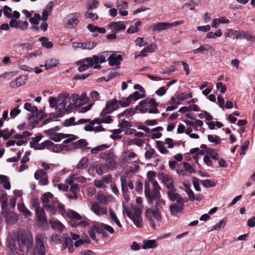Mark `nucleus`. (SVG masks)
<instances>
[{
  "instance_id": "obj_1",
  "label": "nucleus",
  "mask_w": 255,
  "mask_h": 255,
  "mask_svg": "<svg viewBox=\"0 0 255 255\" xmlns=\"http://www.w3.org/2000/svg\"><path fill=\"white\" fill-rule=\"evenodd\" d=\"M32 245V240L29 239L25 231L20 229L17 235L8 236L6 245L9 255H24L22 248L26 246L28 249Z\"/></svg>"
},
{
  "instance_id": "obj_2",
  "label": "nucleus",
  "mask_w": 255,
  "mask_h": 255,
  "mask_svg": "<svg viewBox=\"0 0 255 255\" xmlns=\"http://www.w3.org/2000/svg\"><path fill=\"white\" fill-rule=\"evenodd\" d=\"M36 246L33 251V255H46L43 244V237L39 235L35 238Z\"/></svg>"
},
{
  "instance_id": "obj_3",
  "label": "nucleus",
  "mask_w": 255,
  "mask_h": 255,
  "mask_svg": "<svg viewBox=\"0 0 255 255\" xmlns=\"http://www.w3.org/2000/svg\"><path fill=\"white\" fill-rule=\"evenodd\" d=\"M183 23L182 21H177L172 23L168 22H158L152 26L153 31H160L170 29L174 26L181 24Z\"/></svg>"
},
{
  "instance_id": "obj_4",
  "label": "nucleus",
  "mask_w": 255,
  "mask_h": 255,
  "mask_svg": "<svg viewBox=\"0 0 255 255\" xmlns=\"http://www.w3.org/2000/svg\"><path fill=\"white\" fill-rule=\"evenodd\" d=\"M117 52L111 54L107 59L109 61V65L111 66H116L117 68H119L121 61H123V56L121 54L117 55Z\"/></svg>"
},
{
  "instance_id": "obj_5",
  "label": "nucleus",
  "mask_w": 255,
  "mask_h": 255,
  "mask_svg": "<svg viewBox=\"0 0 255 255\" xmlns=\"http://www.w3.org/2000/svg\"><path fill=\"white\" fill-rule=\"evenodd\" d=\"M225 36L228 37H233L237 39H247L251 41H254L255 42V36L254 37L252 35L249 34V33H225Z\"/></svg>"
},
{
  "instance_id": "obj_6",
  "label": "nucleus",
  "mask_w": 255,
  "mask_h": 255,
  "mask_svg": "<svg viewBox=\"0 0 255 255\" xmlns=\"http://www.w3.org/2000/svg\"><path fill=\"white\" fill-rule=\"evenodd\" d=\"M118 104V100L116 99H113L106 102V107L103 109L100 114V116L105 117L107 114H111L113 113L112 109H114V106Z\"/></svg>"
},
{
  "instance_id": "obj_7",
  "label": "nucleus",
  "mask_w": 255,
  "mask_h": 255,
  "mask_svg": "<svg viewBox=\"0 0 255 255\" xmlns=\"http://www.w3.org/2000/svg\"><path fill=\"white\" fill-rule=\"evenodd\" d=\"M80 16L79 12H74L68 16V20L66 23V26L71 28L76 26L79 22L78 18Z\"/></svg>"
},
{
  "instance_id": "obj_8",
  "label": "nucleus",
  "mask_w": 255,
  "mask_h": 255,
  "mask_svg": "<svg viewBox=\"0 0 255 255\" xmlns=\"http://www.w3.org/2000/svg\"><path fill=\"white\" fill-rule=\"evenodd\" d=\"M28 77L27 75H22L17 77L14 81L11 82L10 87L12 89H15L25 85Z\"/></svg>"
},
{
  "instance_id": "obj_9",
  "label": "nucleus",
  "mask_w": 255,
  "mask_h": 255,
  "mask_svg": "<svg viewBox=\"0 0 255 255\" xmlns=\"http://www.w3.org/2000/svg\"><path fill=\"white\" fill-rule=\"evenodd\" d=\"M35 211L37 222L39 223H41V225H48L46 213L44 209L40 207L37 209H36Z\"/></svg>"
},
{
  "instance_id": "obj_10",
  "label": "nucleus",
  "mask_w": 255,
  "mask_h": 255,
  "mask_svg": "<svg viewBox=\"0 0 255 255\" xmlns=\"http://www.w3.org/2000/svg\"><path fill=\"white\" fill-rule=\"evenodd\" d=\"M186 201H185L186 202ZM185 201H182V203H175L174 204L170 205L169 210L172 215H176L178 213H181L184 209V204Z\"/></svg>"
},
{
  "instance_id": "obj_11",
  "label": "nucleus",
  "mask_w": 255,
  "mask_h": 255,
  "mask_svg": "<svg viewBox=\"0 0 255 255\" xmlns=\"http://www.w3.org/2000/svg\"><path fill=\"white\" fill-rule=\"evenodd\" d=\"M160 197L161 195L159 196H158V197L156 196H152V202L151 203H148L150 205H152L154 201L155 200V207L153 209V211H160V210L162 208V206L165 204V201L163 199H160Z\"/></svg>"
},
{
  "instance_id": "obj_12",
  "label": "nucleus",
  "mask_w": 255,
  "mask_h": 255,
  "mask_svg": "<svg viewBox=\"0 0 255 255\" xmlns=\"http://www.w3.org/2000/svg\"><path fill=\"white\" fill-rule=\"evenodd\" d=\"M75 44L74 46L82 48L83 49L91 50L93 49L96 45L97 43L94 41L86 42H77L74 43Z\"/></svg>"
},
{
  "instance_id": "obj_13",
  "label": "nucleus",
  "mask_w": 255,
  "mask_h": 255,
  "mask_svg": "<svg viewBox=\"0 0 255 255\" xmlns=\"http://www.w3.org/2000/svg\"><path fill=\"white\" fill-rule=\"evenodd\" d=\"M3 216L5 218L7 223L11 225L15 223L18 219V216L13 212H7Z\"/></svg>"
},
{
  "instance_id": "obj_14",
  "label": "nucleus",
  "mask_w": 255,
  "mask_h": 255,
  "mask_svg": "<svg viewBox=\"0 0 255 255\" xmlns=\"http://www.w3.org/2000/svg\"><path fill=\"white\" fill-rule=\"evenodd\" d=\"M144 194L146 198L148 203H151L152 202V198L153 196V191L152 193L150 192V184L148 181H145L144 183Z\"/></svg>"
},
{
  "instance_id": "obj_15",
  "label": "nucleus",
  "mask_w": 255,
  "mask_h": 255,
  "mask_svg": "<svg viewBox=\"0 0 255 255\" xmlns=\"http://www.w3.org/2000/svg\"><path fill=\"white\" fill-rule=\"evenodd\" d=\"M108 26L117 31L123 30L126 29L125 23L121 21L111 22L108 24Z\"/></svg>"
},
{
  "instance_id": "obj_16",
  "label": "nucleus",
  "mask_w": 255,
  "mask_h": 255,
  "mask_svg": "<svg viewBox=\"0 0 255 255\" xmlns=\"http://www.w3.org/2000/svg\"><path fill=\"white\" fill-rule=\"evenodd\" d=\"M167 194L169 200L172 202L176 201V203L181 204L182 203V201H184L182 197L177 193H171L170 192H167Z\"/></svg>"
},
{
  "instance_id": "obj_17",
  "label": "nucleus",
  "mask_w": 255,
  "mask_h": 255,
  "mask_svg": "<svg viewBox=\"0 0 255 255\" xmlns=\"http://www.w3.org/2000/svg\"><path fill=\"white\" fill-rule=\"evenodd\" d=\"M214 50V48L210 45L203 44L201 45L199 48L194 49L193 52L194 54H197L199 52H203L204 51H208L212 53Z\"/></svg>"
},
{
  "instance_id": "obj_18",
  "label": "nucleus",
  "mask_w": 255,
  "mask_h": 255,
  "mask_svg": "<svg viewBox=\"0 0 255 255\" xmlns=\"http://www.w3.org/2000/svg\"><path fill=\"white\" fill-rule=\"evenodd\" d=\"M59 64V60L58 59L51 58L45 61L44 67L46 70H49L53 67H56Z\"/></svg>"
},
{
  "instance_id": "obj_19",
  "label": "nucleus",
  "mask_w": 255,
  "mask_h": 255,
  "mask_svg": "<svg viewBox=\"0 0 255 255\" xmlns=\"http://www.w3.org/2000/svg\"><path fill=\"white\" fill-rule=\"evenodd\" d=\"M49 224L52 229L57 230L60 233L63 232L64 226L58 220H49Z\"/></svg>"
},
{
  "instance_id": "obj_20",
  "label": "nucleus",
  "mask_w": 255,
  "mask_h": 255,
  "mask_svg": "<svg viewBox=\"0 0 255 255\" xmlns=\"http://www.w3.org/2000/svg\"><path fill=\"white\" fill-rule=\"evenodd\" d=\"M149 213V215L151 216H153L155 219L158 221H161L162 220L161 214L160 211H153V209L148 208L145 211V215H147Z\"/></svg>"
},
{
  "instance_id": "obj_21",
  "label": "nucleus",
  "mask_w": 255,
  "mask_h": 255,
  "mask_svg": "<svg viewBox=\"0 0 255 255\" xmlns=\"http://www.w3.org/2000/svg\"><path fill=\"white\" fill-rule=\"evenodd\" d=\"M72 145L73 147L70 148V150L85 147L88 145V142L85 139H80L76 142H72Z\"/></svg>"
},
{
  "instance_id": "obj_22",
  "label": "nucleus",
  "mask_w": 255,
  "mask_h": 255,
  "mask_svg": "<svg viewBox=\"0 0 255 255\" xmlns=\"http://www.w3.org/2000/svg\"><path fill=\"white\" fill-rule=\"evenodd\" d=\"M157 244L154 240H148L143 241V243L142 246V249H153L156 247Z\"/></svg>"
},
{
  "instance_id": "obj_23",
  "label": "nucleus",
  "mask_w": 255,
  "mask_h": 255,
  "mask_svg": "<svg viewBox=\"0 0 255 255\" xmlns=\"http://www.w3.org/2000/svg\"><path fill=\"white\" fill-rule=\"evenodd\" d=\"M84 61L89 64L90 67H92L95 64L101 63L98 55H94L92 57H87L84 59Z\"/></svg>"
},
{
  "instance_id": "obj_24",
  "label": "nucleus",
  "mask_w": 255,
  "mask_h": 255,
  "mask_svg": "<svg viewBox=\"0 0 255 255\" xmlns=\"http://www.w3.org/2000/svg\"><path fill=\"white\" fill-rule=\"evenodd\" d=\"M0 183L3 184V187L6 190H9L11 187L10 183L8 181L7 176L3 175H0Z\"/></svg>"
},
{
  "instance_id": "obj_25",
  "label": "nucleus",
  "mask_w": 255,
  "mask_h": 255,
  "mask_svg": "<svg viewBox=\"0 0 255 255\" xmlns=\"http://www.w3.org/2000/svg\"><path fill=\"white\" fill-rule=\"evenodd\" d=\"M39 41L41 42L43 47L50 49L53 47V44L52 42L49 41L48 39L46 37H41L39 38Z\"/></svg>"
},
{
  "instance_id": "obj_26",
  "label": "nucleus",
  "mask_w": 255,
  "mask_h": 255,
  "mask_svg": "<svg viewBox=\"0 0 255 255\" xmlns=\"http://www.w3.org/2000/svg\"><path fill=\"white\" fill-rule=\"evenodd\" d=\"M154 187L153 191V196H156L158 197V196H160V190L161 189L160 186L158 185L157 182L155 180H153L150 181Z\"/></svg>"
},
{
  "instance_id": "obj_27",
  "label": "nucleus",
  "mask_w": 255,
  "mask_h": 255,
  "mask_svg": "<svg viewBox=\"0 0 255 255\" xmlns=\"http://www.w3.org/2000/svg\"><path fill=\"white\" fill-rule=\"evenodd\" d=\"M67 217L70 219L80 220L82 219V216L76 211L70 210L67 213Z\"/></svg>"
},
{
  "instance_id": "obj_28",
  "label": "nucleus",
  "mask_w": 255,
  "mask_h": 255,
  "mask_svg": "<svg viewBox=\"0 0 255 255\" xmlns=\"http://www.w3.org/2000/svg\"><path fill=\"white\" fill-rule=\"evenodd\" d=\"M89 165L88 158L84 157L80 161L79 163L76 165L77 169H85Z\"/></svg>"
},
{
  "instance_id": "obj_29",
  "label": "nucleus",
  "mask_w": 255,
  "mask_h": 255,
  "mask_svg": "<svg viewBox=\"0 0 255 255\" xmlns=\"http://www.w3.org/2000/svg\"><path fill=\"white\" fill-rule=\"evenodd\" d=\"M43 207L47 209L51 215H53L56 214L57 210L56 205L54 203L44 205Z\"/></svg>"
},
{
  "instance_id": "obj_30",
  "label": "nucleus",
  "mask_w": 255,
  "mask_h": 255,
  "mask_svg": "<svg viewBox=\"0 0 255 255\" xmlns=\"http://www.w3.org/2000/svg\"><path fill=\"white\" fill-rule=\"evenodd\" d=\"M158 177L159 179L161 180L164 184L169 182L170 181H172L173 179L168 175L165 174L163 172H159L158 174Z\"/></svg>"
},
{
  "instance_id": "obj_31",
  "label": "nucleus",
  "mask_w": 255,
  "mask_h": 255,
  "mask_svg": "<svg viewBox=\"0 0 255 255\" xmlns=\"http://www.w3.org/2000/svg\"><path fill=\"white\" fill-rule=\"evenodd\" d=\"M189 183V181H187ZM183 186L185 187V191L187 193L190 199H194V192L190 189V184L186 183L185 182H183Z\"/></svg>"
},
{
  "instance_id": "obj_32",
  "label": "nucleus",
  "mask_w": 255,
  "mask_h": 255,
  "mask_svg": "<svg viewBox=\"0 0 255 255\" xmlns=\"http://www.w3.org/2000/svg\"><path fill=\"white\" fill-rule=\"evenodd\" d=\"M206 154L209 155V156L214 160H218L219 159V155L218 153L215 152V149L214 148H208L207 149Z\"/></svg>"
},
{
  "instance_id": "obj_33",
  "label": "nucleus",
  "mask_w": 255,
  "mask_h": 255,
  "mask_svg": "<svg viewBox=\"0 0 255 255\" xmlns=\"http://www.w3.org/2000/svg\"><path fill=\"white\" fill-rule=\"evenodd\" d=\"M52 147H53L52 150V152L59 153L66 148H67L68 145H64L62 144H55L53 143V145H52Z\"/></svg>"
},
{
  "instance_id": "obj_34",
  "label": "nucleus",
  "mask_w": 255,
  "mask_h": 255,
  "mask_svg": "<svg viewBox=\"0 0 255 255\" xmlns=\"http://www.w3.org/2000/svg\"><path fill=\"white\" fill-rule=\"evenodd\" d=\"M87 28L90 32H106L105 28L94 26L92 24H89Z\"/></svg>"
},
{
  "instance_id": "obj_35",
  "label": "nucleus",
  "mask_w": 255,
  "mask_h": 255,
  "mask_svg": "<svg viewBox=\"0 0 255 255\" xmlns=\"http://www.w3.org/2000/svg\"><path fill=\"white\" fill-rule=\"evenodd\" d=\"M53 197V195L50 192L44 193L41 197L42 203L44 205L47 204L49 201V199H52Z\"/></svg>"
},
{
  "instance_id": "obj_36",
  "label": "nucleus",
  "mask_w": 255,
  "mask_h": 255,
  "mask_svg": "<svg viewBox=\"0 0 255 255\" xmlns=\"http://www.w3.org/2000/svg\"><path fill=\"white\" fill-rule=\"evenodd\" d=\"M122 206L123 209V212L124 214H125V212H126L127 216L131 220H132L134 218H135V216L132 214V212L130 210L128 209L125 203L123 202Z\"/></svg>"
},
{
  "instance_id": "obj_37",
  "label": "nucleus",
  "mask_w": 255,
  "mask_h": 255,
  "mask_svg": "<svg viewBox=\"0 0 255 255\" xmlns=\"http://www.w3.org/2000/svg\"><path fill=\"white\" fill-rule=\"evenodd\" d=\"M32 134L29 131L27 130L24 131L21 134L17 133L12 136V138L15 139H21L26 137H28Z\"/></svg>"
},
{
  "instance_id": "obj_38",
  "label": "nucleus",
  "mask_w": 255,
  "mask_h": 255,
  "mask_svg": "<svg viewBox=\"0 0 255 255\" xmlns=\"http://www.w3.org/2000/svg\"><path fill=\"white\" fill-rule=\"evenodd\" d=\"M201 182L202 185L205 188L213 187L216 186L215 182L210 179L203 180Z\"/></svg>"
},
{
  "instance_id": "obj_39",
  "label": "nucleus",
  "mask_w": 255,
  "mask_h": 255,
  "mask_svg": "<svg viewBox=\"0 0 255 255\" xmlns=\"http://www.w3.org/2000/svg\"><path fill=\"white\" fill-rule=\"evenodd\" d=\"M144 141L141 138H134L132 139H130L128 142V144L130 145L132 144H134L138 146H140L143 145Z\"/></svg>"
},
{
  "instance_id": "obj_40",
  "label": "nucleus",
  "mask_w": 255,
  "mask_h": 255,
  "mask_svg": "<svg viewBox=\"0 0 255 255\" xmlns=\"http://www.w3.org/2000/svg\"><path fill=\"white\" fill-rule=\"evenodd\" d=\"M61 101V100H59L57 98L56 99V98L54 97H50L49 98L48 102L49 103L50 107L52 108H58V102Z\"/></svg>"
},
{
  "instance_id": "obj_41",
  "label": "nucleus",
  "mask_w": 255,
  "mask_h": 255,
  "mask_svg": "<svg viewBox=\"0 0 255 255\" xmlns=\"http://www.w3.org/2000/svg\"><path fill=\"white\" fill-rule=\"evenodd\" d=\"M41 20V16L38 13H35L33 17L29 18V22L34 25H38Z\"/></svg>"
},
{
  "instance_id": "obj_42",
  "label": "nucleus",
  "mask_w": 255,
  "mask_h": 255,
  "mask_svg": "<svg viewBox=\"0 0 255 255\" xmlns=\"http://www.w3.org/2000/svg\"><path fill=\"white\" fill-rule=\"evenodd\" d=\"M109 212L112 220H113L115 222L118 226L121 228L122 227V224H121L115 212L111 209H110Z\"/></svg>"
},
{
  "instance_id": "obj_43",
  "label": "nucleus",
  "mask_w": 255,
  "mask_h": 255,
  "mask_svg": "<svg viewBox=\"0 0 255 255\" xmlns=\"http://www.w3.org/2000/svg\"><path fill=\"white\" fill-rule=\"evenodd\" d=\"M30 206H31L30 208L31 209H34L35 210L36 209H37L40 208V202L39 201L38 199L37 198H32L30 201Z\"/></svg>"
},
{
  "instance_id": "obj_44",
  "label": "nucleus",
  "mask_w": 255,
  "mask_h": 255,
  "mask_svg": "<svg viewBox=\"0 0 255 255\" xmlns=\"http://www.w3.org/2000/svg\"><path fill=\"white\" fill-rule=\"evenodd\" d=\"M141 24V21H136L134 25H131L127 30L126 32H138V26Z\"/></svg>"
},
{
  "instance_id": "obj_45",
  "label": "nucleus",
  "mask_w": 255,
  "mask_h": 255,
  "mask_svg": "<svg viewBox=\"0 0 255 255\" xmlns=\"http://www.w3.org/2000/svg\"><path fill=\"white\" fill-rule=\"evenodd\" d=\"M156 144L160 153L162 154H166L168 152V151L163 145V142L161 141H156Z\"/></svg>"
},
{
  "instance_id": "obj_46",
  "label": "nucleus",
  "mask_w": 255,
  "mask_h": 255,
  "mask_svg": "<svg viewBox=\"0 0 255 255\" xmlns=\"http://www.w3.org/2000/svg\"><path fill=\"white\" fill-rule=\"evenodd\" d=\"M128 3L123 0H117L116 6L118 10H122L123 8H127L128 7Z\"/></svg>"
},
{
  "instance_id": "obj_47",
  "label": "nucleus",
  "mask_w": 255,
  "mask_h": 255,
  "mask_svg": "<svg viewBox=\"0 0 255 255\" xmlns=\"http://www.w3.org/2000/svg\"><path fill=\"white\" fill-rule=\"evenodd\" d=\"M28 25L27 21H21L20 20L17 21V23L15 28H18L22 30H25Z\"/></svg>"
},
{
  "instance_id": "obj_48",
  "label": "nucleus",
  "mask_w": 255,
  "mask_h": 255,
  "mask_svg": "<svg viewBox=\"0 0 255 255\" xmlns=\"http://www.w3.org/2000/svg\"><path fill=\"white\" fill-rule=\"evenodd\" d=\"M92 10H88L85 14V17L86 18H90L93 20L98 19V16L97 13H94L91 12Z\"/></svg>"
},
{
  "instance_id": "obj_49",
  "label": "nucleus",
  "mask_w": 255,
  "mask_h": 255,
  "mask_svg": "<svg viewBox=\"0 0 255 255\" xmlns=\"http://www.w3.org/2000/svg\"><path fill=\"white\" fill-rule=\"evenodd\" d=\"M226 221H227V218H223V220L220 221L219 223H217L215 226H214L212 227L211 231L219 230L223 225L225 226Z\"/></svg>"
},
{
  "instance_id": "obj_50",
  "label": "nucleus",
  "mask_w": 255,
  "mask_h": 255,
  "mask_svg": "<svg viewBox=\"0 0 255 255\" xmlns=\"http://www.w3.org/2000/svg\"><path fill=\"white\" fill-rule=\"evenodd\" d=\"M107 165L101 164L98 165L96 169V172L99 175H102L107 169Z\"/></svg>"
},
{
  "instance_id": "obj_51",
  "label": "nucleus",
  "mask_w": 255,
  "mask_h": 255,
  "mask_svg": "<svg viewBox=\"0 0 255 255\" xmlns=\"http://www.w3.org/2000/svg\"><path fill=\"white\" fill-rule=\"evenodd\" d=\"M88 6V10L97 8L99 6L98 0H91Z\"/></svg>"
},
{
  "instance_id": "obj_52",
  "label": "nucleus",
  "mask_w": 255,
  "mask_h": 255,
  "mask_svg": "<svg viewBox=\"0 0 255 255\" xmlns=\"http://www.w3.org/2000/svg\"><path fill=\"white\" fill-rule=\"evenodd\" d=\"M200 180L197 178L196 177H193L192 178V181L194 186V187L196 191H201V188L199 186V181Z\"/></svg>"
},
{
  "instance_id": "obj_53",
  "label": "nucleus",
  "mask_w": 255,
  "mask_h": 255,
  "mask_svg": "<svg viewBox=\"0 0 255 255\" xmlns=\"http://www.w3.org/2000/svg\"><path fill=\"white\" fill-rule=\"evenodd\" d=\"M167 189L169 190L167 192H170L171 193L176 192V188L174 186V180L172 179V181H169L166 184H165Z\"/></svg>"
},
{
  "instance_id": "obj_54",
  "label": "nucleus",
  "mask_w": 255,
  "mask_h": 255,
  "mask_svg": "<svg viewBox=\"0 0 255 255\" xmlns=\"http://www.w3.org/2000/svg\"><path fill=\"white\" fill-rule=\"evenodd\" d=\"M107 162L108 163L107 167L108 168H111V170H113L115 168V164L116 161L112 157H108L107 159Z\"/></svg>"
},
{
  "instance_id": "obj_55",
  "label": "nucleus",
  "mask_w": 255,
  "mask_h": 255,
  "mask_svg": "<svg viewBox=\"0 0 255 255\" xmlns=\"http://www.w3.org/2000/svg\"><path fill=\"white\" fill-rule=\"evenodd\" d=\"M176 70V68L175 66L174 65H172L170 66V67L167 68V69H161V73L162 74H170L171 73L175 71Z\"/></svg>"
},
{
  "instance_id": "obj_56",
  "label": "nucleus",
  "mask_w": 255,
  "mask_h": 255,
  "mask_svg": "<svg viewBox=\"0 0 255 255\" xmlns=\"http://www.w3.org/2000/svg\"><path fill=\"white\" fill-rule=\"evenodd\" d=\"M183 166L185 169L190 173H194L196 172V170L191 166L189 163L183 162Z\"/></svg>"
},
{
  "instance_id": "obj_57",
  "label": "nucleus",
  "mask_w": 255,
  "mask_h": 255,
  "mask_svg": "<svg viewBox=\"0 0 255 255\" xmlns=\"http://www.w3.org/2000/svg\"><path fill=\"white\" fill-rule=\"evenodd\" d=\"M250 144V141L247 140L243 144L241 147V151L240 152V154L241 155L245 154L246 151V149L248 148Z\"/></svg>"
},
{
  "instance_id": "obj_58",
  "label": "nucleus",
  "mask_w": 255,
  "mask_h": 255,
  "mask_svg": "<svg viewBox=\"0 0 255 255\" xmlns=\"http://www.w3.org/2000/svg\"><path fill=\"white\" fill-rule=\"evenodd\" d=\"M75 120V119L74 117H71L68 119H66L63 125L65 127H70L71 126H75L74 124H75L76 122H74Z\"/></svg>"
},
{
  "instance_id": "obj_59",
  "label": "nucleus",
  "mask_w": 255,
  "mask_h": 255,
  "mask_svg": "<svg viewBox=\"0 0 255 255\" xmlns=\"http://www.w3.org/2000/svg\"><path fill=\"white\" fill-rule=\"evenodd\" d=\"M156 49V45L155 43H152L148 45L146 48H144L143 51L148 52H152L155 51Z\"/></svg>"
},
{
  "instance_id": "obj_60",
  "label": "nucleus",
  "mask_w": 255,
  "mask_h": 255,
  "mask_svg": "<svg viewBox=\"0 0 255 255\" xmlns=\"http://www.w3.org/2000/svg\"><path fill=\"white\" fill-rule=\"evenodd\" d=\"M0 203H1V210L2 215L7 213V212H9L8 209L7 200H4V201L0 202Z\"/></svg>"
},
{
  "instance_id": "obj_61",
  "label": "nucleus",
  "mask_w": 255,
  "mask_h": 255,
  "mask_svg": "<svg viewBox=\"0 0 255 255\" xmlns=\"http://www.w3.org/2000/svg\"><path fill=\"white\" fill-rule=\"evenodd\" d=\"M11 8L7 5L3 7L4 14L8 18H11L12 17V14L11 13Z\"/></svg>"
},
{
  "instance_id": "obj_62",
  "label": "nucleus",
  "mask_w": 255,
  "mask_h": 255,
  "mask_svg": "<svg viewBox=\"0 0 255 255\" xmlns=\"http://www.w3.org/2000/svg\"><path fill=\"white\" fill-rule=\"evenodd\" d=\"M51 239L52 242L55 243L56 244H59L62 243V240L61 239L60 236H59L57 234H55L52 235L51 237Z\"/></svg>"
},
{
  "instance_id": "obj_63",
  "label": "nucleus",
  "mask_w": 255,
  "mask_h": 255,
  "mask_svg": "<svg viewBox=\"0 0 255 255\" xmlns=\"http://www.w3.org/2000/svg\"><path fill=\"white\" fill-rule=\"evenodd\" d=\"M18 107H15L12 109L10 112V116L11 118H14L16 116L20 113V110L18 108Z\"/></svg>"
},
{
  "instance_id": "obj_64",
  "label": "nucleus",
  "mask_w": 255,
  "mask_h": 255,
  "mask_svg": "<svg viewBox=\"0 0 255 255\" xmlns=\"http://www.w3.org/2000/svg\"><path fill=\"white\" fill-rule=\"evenodd\" d=\"M216 88L217 89H220V92L222 94H224L226 90H227V87L225 85H223V84L222 82H218L216 84Z\"/></svg>"
}]
</instances>
